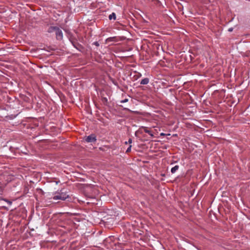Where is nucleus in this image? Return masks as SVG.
I'll return each instance as SVG.
<instances>
[{"label": "nucleus", "instance_id": "obj_19", "mask_svg": "<svg viewBox=\"0 0 250 250\" xmlns=\"http://www.w3.org/2000/svg\"><path fill=\"white\" fill-rule=\"evenodd\" d=\"M127 110L130 111V110L128 109H126Z\"/></svg>", "mask_w": 250, "mask_h": 250}, {"label": "nucleus", "instance_id": "obj_14", "mask_svg": "<svg viewBox=\"0 0 250 250\" xmlns=\"http://www.w3.org/2000/svg\"><path fill=\"white\" fill-rule=\"evenodd\" d=\"M94 44H95L96 46H99V43L97 42H95L93 43Z\"/></svg>", "mask_w": 250, "mask_h": 250}, {"label": "nucleus", "instance_id": "obj_4", "mask_svg": "<svg viewBox=\"0 0 250 250\" xmlns=\"http://www.w3.org/2000/svg\"><path fill=\"white\" fill-rule=\"evenodd\" d=\"M71 42H72L73 45L74 46V47L75 48H76L78 50H79L81 52L83 51L84 48H83V47L81 44H80V43H79L76 42L71 41Z\"/></svg>", "mask_w": 250, "mask_h": 250}, {"label": "nucleus", "instance_id": "obj_16", "mask_svg": "<svg viewBox=\"0 0 250 250\" xmlns=\"http://www.w3.org/2000/svg\"><path fill=\"white\" fill-rule=\"evenodd\" d=\"M132 139H131V138H129V140H128V143L129 144H131V143H132Z\"/></svg>", "mask_w": 250, "mask_h": 250}, {"label": "nucleus", "instance_id": "obj_13", "mask_svg": "<svg viewBox=\"0 0 250 250\" xmlns=\"http://www.w3.org/2000/svg\"><path fill=\"white\" fill-rule=\"evenodd\" d=\"M128 99H124V100H122V101H121V103H125L127 102H128Z\"/></svg>", "mask_w": 250, "mask_h": 250}, {"label": "nucleus", "instance_id": "obj_9", "mask_svg": "<svg viewBox=\"0 0 250 250\" xmlns=\"http://www.w3.org/2000/svg\"><path fill=\"white\" fill-rule=\"evenodd\" d=\"M108 18L110 20H115L116 19V14L114 13H112L111 14H110Z\"/></svg>", "mask_w": 250, "mask_h": 250}, {"label": "nucleus", "instance_id": "obj_3", "mask_svg": "<svg viewBox=\"0 0 250 250\" xmlns=\"http://www.w3.org/2000/svg\"><path fill=\"white\" fill-rule=\"evenodd\" d=\"M56 38L57 40H61L63 38V34L62 30L58 27L55 31Z\"/></svg>", "mask_w": 250, "mask_h": 250}, {"label": "nucleus", "instance_id": "obj_10", "mask_svg": "<svg viewBox=\"0 0 250 250\" xmlns=\"http://www.w3.org/2000/svg\"><path fill=\"white\" fill-rule=\"evenodd\" d=\"M102 102L103 103V104H104V105H107V104H108V100L107 99V98L106 97H104L102 99Z\"/></svg>", "mask_w": 250, "mask_h": 250}, {"label": "nucleus", "instance_id": "obj_17", "mask_svg": "<svg viewBox=\"0 0 250 250\" xmlns=\"http://www.w3.org/2000/svg\"><path fill=\"white\" fill-rule=\"evenodd\" d=\"M160 135H161V136H165V135H166V134H165V133H161L160 134Z\"/></svg>", "mask_w": 250, "mask_h": 250}, {"label": "nucleus", "instance_id": "obj_11", "mask_svg": "<svg viewBox=\"0 0 250 250\" xmlns=\"http://www.w3.org/2000/svg\"><path fill=\"white\" fill-rule=\"evenodd\" d=\"M115 37L109 38L106 40L107 42H111L114 41Z\"/></svg>", "mask_w": 250, "mask_h": 250}, {"label": "nucleus", "instance_id": "obj_18", "mask_svg": "<svg viewBox=\"0 0 250 250\" xmlns=\"http://www.w3.org/2000/svg\"><path fill=\"white\" fill-rule=\"evenodd\" d=\"M55 182H56V184H58L60 182V181L59 180V181H56Z\"/></svg>", "mask_w": 250, "mask_h": 250}, {"label": "nucleus", "instance_id": "obj_6", "mask_svg": "<svg viewBox=\"0 0 250 250\" xmlns=\"http://www.w3.org/2000/svg\"><path fill=\"white\" fill-rule=\"evenodd\" d=\"M143 129H144V131L145 132L148 133L149 135H150L151 137H153L154 135L152 133L151 131L147 129V127H142Z\"/></svg>", "mask_w": 250, "mask_h": 250}, {"label": "nucleus", "instance_id": "obj_20", "mask_svg": "<svg viewBox=\"0 0 250 250\" xmlns=\"http://www.w3.org/2000/svg\"><path fill=\"white\" fill-rule=\"evenodd\" d=\"M125 144H127V142H125Z\"/></svg>", "mask_w": 250, "mask_h": 250}, {"label": "nucleus", "instance_id": "obj_1", "mask_svg": "<svg viewBox=\"0 0 250 250\" xmlns=\"http://www.w3.org/2000/svg\"><path fill=\"white\" fill-rule=\"evenodd\" d=\"M55 194L57 195H54L53 197L54 200H61L64 201L69 197V195L66 192L63 191L62 189L60 190V192L57 191Z\"/></svg>", "mask_w": 250, "mask_h": 250}, {"label": "nucleus", "instance_id": "obj_5", "mask_svg": "<svg viewBox=\"0 0 250 250\" xmlns=\"http://www.w3.org/2000/svg\"><path fill=\"white\" fill-rule=\"evenodd\" d=\"M149 79L147 78H145L141 81L140 84L143 85L147 84L149 83Z\"/></svg>", "mask_w": 250, "mask_h": 250}, {"label": "nucleus", "instance_id": "obj_8", "mask_svg": "<svg viewBox=\"0 0 250 250\" xmlns=\"http://www.w3.org/2000/svg\"><path fill=\"white\" fill-rule=\"evenodd\" d=\"M179 166L176 165L174 167H173L171 169V172L172 173H174L178 169H179Z\"/></svg>", "mask_w": 250, "mask_h": 250}, {"label": "nucleus", "instance_id": "obj_12", "mask_svg": "<svg viewBox=\"0 0 250 250\" xmlns=\"http://www.w3.org/2000/svg\"><path fill=\"white\" fill-rule=\"evenodd\" d=\"M131 145H130L129 147L127 148L126 152H129L131 151Z\"/></svg>", "mask_w": 250, "mask_h": 250}, {"label": "nucleus", "instance_id": "obj_15", "mask_svg": "<svg viewBox=\"0 0 250 250\" xmlns=\"http://www.w3.org/2000/svg\"><path fill=\"white\" fill-rule=\"evenodd\" d=\"M233 28L232 27H231V28H229L228 29V31L229 32H231L233 31Z\"/></svg>", "mask_w": 250, "mask_h": 250}, {"label": "nucleus", "instance_id": "obj_7", "mask_svg": "<svg viewBox=\"0 0 250 250\" xmlns=\"http://www.w3.org/2000/svg\"><path fill=\"white\" fill-rule=\"evenodd\" d=\"M57 27V26H50L48 29V32L52 33L53 32H55Z\"/></svg>", "mask_w": 250, "mask_h": 250}, {"label": "nucleus", "instance_id": "obj_2", "mask_svg": "<svg viewBox=\"0 0 250 250\" xmlns=\"http://www.w3.org/2000/svg\"><path fill=\"white\" fill-rule=\"evenodd\" d=\"M84 140L87 143H92L95 142L97 140V139L95 135L92 134L88 136L85 137Z\"/></svg>", "mask_w": 250, "mask_h": 250}]
</instances>
